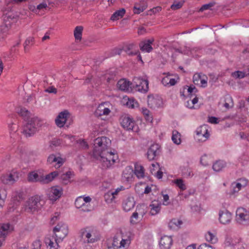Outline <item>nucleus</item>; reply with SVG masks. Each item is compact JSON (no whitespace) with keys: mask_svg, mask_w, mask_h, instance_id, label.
Masks as SVG:
<instances>
[{"mask_svg":"<svg viewBox=\"0 0 249 249\" xmlns=\"http://www.w3.org/2000/svg\"><path fill=\"white\" fill-rule=\"evenodd\" d=\"M13 230V227L9 223H4L0 225V238H4L9 233Z\"/></svg>","mask_w":249,"mask_h":249,"instance_id":"aec40b11","label":"nucleus"},{"mask_svg":"<svg viewBox=\"0 0 249 249\" xmlns=\"http://www.w3.org/2000/svg\"><path fill=\"white\" fill-rule=\"evenodd\" d=\"M63 189L59 186H53L51 188L48 194V197L50 200L53 201L58 199L63 194Z\"/></svg>","mask_w":249,"mask_h":249,"instance_id":"f8f14e48","label":"nucleus"},{"mask_svg":"<svg viewBox=\"0 0 249 249\" xmlns=\"http://www.w3.org/2000/svg\"><path fill=\"white\" fill-rule=\"evenodd\" d=\"M236 220L240 224H245L249 221V212L243 208H238L236 212Z\"/></svg>","mask_w":249,"mask_h":249,"instance_id":"9d476101","label":"nucleus"},{"mask_svg":"<svg viewBox=\"0 0 249 249\" xmlns=\"http://www.w3.org/2000/svg\"><path fill=\"white\" fill-rule=\"evenodd\" d=\"M147 104L148 106L152 108L159 107L162 104V101L158 96L155 97L152 95L147 97Z\"/></svg>","mask_w":249,"mask_h":249,"instance_id":"2eb2a0df","label":"nucleus"},{"mask_svg":"<svg viewBox=\"0 0 249 249\" xmlns=\"http://www.w3.org/2000/svg\"><path fill=\"white\" fill-rule=\"evenodd\" d=\"M55 237L62 241L68 233V226L62 222L59 223L53 229Z\"/></svg>","mask_w":249,"mask_h":249,"instance_id":"423d86ee","label":"nucleus"},{"mask_svg":"<svg viewBox=\"0 0 249 249\" xmlns=\"http://www.w3.org/2000/svg\"><path fill=\"white\" fill-rule=\"evenodd\" d=\"M59 240V239L56 238L55 239V242H54L51 239H48L46 241V243L48 244V246L50 247V249H57L59 246L58 243Z\"/></svg>","mask_w":249,"mask_h":249,"instance_id":"ea45409f","label":"nucleus"},{"mask_svg":"<svg viewBox=\"0 0 249 249\" xmlns=\"http://www.w3.org/2000/svg\"><path fill=\"white\" fill-rule=\"evenodd\" d=\"M17 112L25 120L30 116V112L24 107H20L17 110Z\"/></svg>","mask_w":249,"mask_h":249,"instance_id":"4c0bfd02","label":"nucleus"},{"mask_svg":"<svg viewBox=\"0 0 249 249\" xmlns=\"http://www.w3.org/2000/svg\"><path fill=\"white\" fill-rule=\"evenodd\" d=\"M61 143V141L60 139H54L51 142V144L55 146H57L60 145Z\"/></svg>","mask_w":249,"mask_h":249,"instance_id":"69168bd1","label":"nucleus"},{"mask_svg":"<svg viewBox=\"0 0 249 249\" xmlns=\"http://www.w3.org/2000/svg\"><path fill=\"white\" fill-rule=\"evenodd\" d=\"M161 203L158 201H153L149 205L150 211L149 213L151 215H156L160 213L161 210Z\"/></svg>","mask_w":249,"mask_h":249,"instance_id":"4be33fe9","label":"nucleus"},{"mask_svg":"<svg viewBox=\"0 0 249 249\" xmlns=\"http://www.w3.org/2000/svg\"><path fill=\"white\" fill-rule=\"evenodd\" d=\"M122 126L127 130L134 129L135 123L130 117L127 116H122L121 118Z\"/></svg>","mask_w":249,"mask_h":249,"instance_id":"4468645a","label":"nucleus"},{"mask_svg":"<svg viewBox=\"0 0 249 249\" xmlns=\"http://www.w3.org/2000/svg\"><path fill=\"white\" fill-rule=\"evenodd\" d=\"M18 179V173L13 172L9 174L2 175L0 177V179L1 182L6 185H12Z\"/></svg>","mask_w":249,"mask_h":249,"instance_id":"9b49d317","label":"nucleus"},{"mask_svg":"<svg viewBox=\"0 0 249 249\" xmlns=\"http://www.w3.org/2000/svg\"><path fill=\"white\" fill-rule=\"evenodd\" d=\"M76 142L77 143L79 144L80 147L83 149H86L88 148L89 145L87 142L85 141V140L79 139V140H77Z\"/></svg>","mask_w":249,"mask_h":249,"instance_id":"5fc2aeb1","label":"nucleus"},{"mask_svg":"<svg viewBox=\"0 0 249 249\" xmlns=\"http://www.w3.org/2000/svg\"><path fill=\"white\" fill-rule=\"evenodd\" d=\"M125 13V10L124 8L117 10L115 12L114 14L111 16L110 19L113 21L117 20L120 18H122L124 15Z\"/></svg>","mask_w":249,"mask_h":249,"instance_id":"72a5a7b5","label":"nucleus"},{"mask_svg":"<svg viewBox=\"0 0 249 249\" xmlns=\"http://www.w3.org/2000/svg\"><path fill=\"white\" fill-rule=\"evenodd\" d=\"M175 183L181 190H185L186 189L182 179H177L175 180Z\"/></svg>","mask_w":249,"mask_h":249,"instance_id":"8fccbe9b","label":"nucleus"},{"mask_svg":"<svg viewBox=\"0 0 249 249\" xmlns=\"http://www.w3.org/2000/svg\"><path fill=\"white\" fill-rule=\"evenodd\" d=\"M237 181L242 185L243 187H246L248 183V180L245 178H240L238 179Z\"/></svg>","mask_w":249,"mask_h":249,"instance_id":"0e129e2a","label":"nucleus"},{"mask_svg":"<svg viewBox=\"0 0 249 249\" xmlns=\"http://www.w3.org/2000/svg\"><path fill=\"white\" fill-rule=\"evenodd\" d=\"M188 92L190 93L191 95V97L193 95V93H196L197 92V89L193 85L190 86L188 88Z\"/></svg>","mask_w":249,"mask_h":249,"instance_id":"052dcab7","label":"nucleus"},{"mask_svg":"<svg viewBox=\"0 0 249 249\" xmlns=\"http://www.w3.org/2000/svg\"><path fill=\"white\" fill-rule=\"evenodd\" d=\"M44 202L41 200L40 196H35L32 197L28 202V209L30 212H34L40 209L43 205Z\"/></svg>","mask_w":249,"mask_h":249,"instance_id":"1a4fd4ad","label":"nucleus"},{"mask_svg":"<svg viewBox=\"0 0 249 249\" xmlns=\"http://www.w3.org/2000/svg\"><path fill=\"white\" fill-rule=\"evenodd\" d=\"M142 113L145 117V119L148 121L152 122V117L150 114V111L147 108H142Z\"/></svg>","mask_w":249,"mask_h":249,"instance_id":"a18cd8bd","label":"nucleus"},{"mask_svg":"<svg viewBox=\"0 0 249 249\" xmlns=\"http://www.w3.org/2000/svg\"><path fill=\"white\" fill-rule=\"evenodd\" d=\"M42 121L37 117L31 118L23 127L22 133L26 137L33 136L42 125Z\"/></svg>","mask_w":249,"mask_h":249,"instance_id":"f03ea898","label":"nucleus"},{"mask_svg":"<svg viewBox=\"0 0 249 249\" xmlns=\"http://www.w3.org/2000/svg\"><path fill=\"white\" fill-rule=\"evenodd\" d=\"M110 112V110L107 107H105L104 105H100L96 109L95 114L96 116L107 115Z\"/></svg>","mask_w":249,"mask_h":249,"instance_id":"c85d7f7f","label":"nucleus"},{"mask_svg":"<svg viewBox=\"0 0 249 249\" xmlns=\"http://www.w3.org/2000/svg\"><path fill=\"white\" fill-rule=\"evenodd\" d=\"M34 41V38L33 37H29L26 40L24 43V48L25 50L28 46L33 44Z\"/></svg>","mask_w":249,"mask_h":249,"instance_id":"4d7b16f0","label":"nucleus"},{"mask_svg":"<svg viewBox=\"0 0 249 249\" xmlns=\"http://www.w3.org/2000/svg\"><path fill=\"white\" fill-rule=\"evenodd\" d=\"M131 243V239L129 236L126 239H124L121 237L115 236L111 245L108 244V249H126Z\"/></svg>","mask_w":249,"mask_h":249,"instance_id":"20e7f679","label":"nucleus"},{"mask_svg":"<svg viewBox=\"0 0 249 249\" xmlns=\"http://www.w3.org/2000/svg\"><path fill=\"white\" fill-rule=\"evenodd\" d=\"M131 84L133 87L139 91L146 92L148 90V81L146 79L135 77Z\"/></svg>","mask_w":249,"mask_h":249,"instance_id":"39448f33","label":"nucleus"},{"mask_svg":"<svg viewBox=\"0 0 249 249\" xmlns=\"http://www.w3.org/2000/svg\"><path fill=\"white\" fill-rule=\"evenodd\" d=\"M9 129L10 134L14 135L18 130V126L16 124L12 123L9 124Z\"/></svg>","mask_w":249,"mask_h":249,"instance_id":"603ef678","label":"nucleus"},{"mask_svg":"<svg viewBox=\"0 0 249 249\" xmlns=\"http://www.w3.org/2000/svg\"><path fill=\"white\" fill-rule=\"evenodd\" d=\"M47 162L50 164L55 163L54 166L56 168H59L63 163V160L60 157H56L54 155H50L47 159Z\"/></svg>","mask_w":249,"mask_h":249,"instance_id":"b1692460","label":"nucleus"},{"mask_svg":"<svg viewBox=\"0 0 249 249\" xmlns=\"http://www.w3.org/2000/svg\"><path fill=\"white\" fill-rule=\"evenodd\" d=\"M233 105L232 99L230 96H227L225 97V103L224 104V107L226 108L229 109L232 107Z\"/></svg>","mask_w":249,"mask_h":249,"instance_id":"37998d69","label":"nucleus"},{"mask_svg":"<svg viewBox=\"0 0 249 249\" xmlns=\"http://www.w3.org/2000/svg\"><path fill=\"white\" fill-rule=\"evenodd\" d=\"M7 197V191L3 188L0 187V207L2 208L4 205L5 200Z\"/></svg>","mask_w":249,"mask_h":249,"instance_id":"e433bc0d","label":"nucleus"},{"mask_svg":"<svg viewBox=\"0 0 249 249\" xmlns=\"http://www.w3.org/2000/svg\"><path fill=\"white\" fill-rule=\"evenodd\" d=\"M146 7L147 6L144 4L140 5L138 4H135L134 6V13L136 14H139L145 10Z\"/></svg>","mask_w":249,"mask_h":249,"instance_id":"79ce46f5","label":"nucleus"},{"mask_svg":"<svg viewBox=\"0 0 249 249\" xmlns=\"http://www.w3.org/2000/svg\"><path fill=\"white\" fill-rule=\"evenodd\" d=\"M131 85H132V84L129 81L124 79H122L118 81L117 87L121 90L127 91L129 90L130 86Z\"/></svg>","mask_w":249,"mask_h":249,"instance_id":"bb28decb","label":"nucleus"},{"mask_svg":"<svg viewBox=\"0 0 249 249\" xmlns=\"http://www.w3.org/2000/svg\"><path fill=\"white\" fill-rule=\"evenodd\" d=\"M208 121L209 122L212 124H217L218 123V119L216 117L213 116L209 117Z\"/></svg>","mask_w":249,"mask_h":249,"instance_id":"774afa93","label":"nucleus"},{"mask_svg":"<svg viewBox=\"0 0 249 249\" xmlns=\"http://www.w3.org/2000/svg\"><path fill=\"white\" fill-rule=\"evenodd\" d=\"M134 173L138 178H142L144 176V168L140 165H135Z\"/></svg>","mask_w":249,"mask_h":249,"instance_id":"f704fd0d","label":"nucleus"},{"mask_svg":"<svg viewBox=\"0 0 249 249\" xmlns=\"http://www.w3.org/2000/svg\"><path fill=\"white\" fill-rule=\"evenodd\" d=\"M138 213L137 212L133 213L131 216L130 223L132 224H136L138 222Z\"/></svg>","mask_w":249,"mask_h":249,"instance_id":"864d4df0","label":"nucleus"},{"mask_svg":"<svg viewBox=\"0 0 249 249\" xmlns=\"http://www.w3.org/2000/svg\"><path fill=\"white\" fill-rule=\"evenodd\" d=\"M42 175L39 176L36 172H32L29 173L28 175V180L29 181L41 183Z\"/></svg>","mask_w":249,"mask_h":249,"instance_id":"473e14b6","label":"nucleus"},{"mask_svg":"<svg viewBox=\"0 0 249 249\" xmlns=\"http://www.w3.org/2000/svg\"><path fill=\"white\" fill-rule=\"evenodd\" d=\"M59 174L58 171L52 172L51 173L46 175H42L41 183L48 184L51 182L56 176H58Z\"/></svg>","mask_w":249,"mask_h":249,"instance_id":"a878e982","label":"nucleus"},{"mask_svg":"<svg viewBox=\"0 0 249 249\" xmlns=\"http://www.w3.org/2000/svg\"><path fill=\"white\" fill-rule=\"evenodd\" d=\"M45 92L50 93H57V89L55 88L54 87H49L47 89L45 90Z\"/></svg>","mask_w":249,"mask_h":249,"instance_id":"680f3d73","label":"nucleus"},{"mask_svg":"<svg viewBox=\"0 0 249 249\" xmlns=\"http://www.w3.org/2000/svg\"><path fill=\"white\" fill-rule=\"evenodd\" d=\"M235 186L233 187V191L234 192H239L242 188H243V186L240 183L237 181L235 183Z\"/></svg>","mask_w":249,"mask_h":249,"instance_id":"e2e57ef3","label":"nucleus"},{"mask_svg":"<svg viewBox=\"0 0 249 249\" xmlns=\"http://www.w3.org/2000/svg\"><path fill=\"white\" fill-rule=\"evenodd\" d=\"M47 3H49L48 0H44L42 3H40L36 7V9L38 10V13L39 11L46 9L48 7Z\"/></svg>","mask_w":249,"mask_h":249,"instance_id":"de8ad7c7","label":"nucleus"},{"mask_svg":"<svg viewBox=\"0 0 249 249\" xmlns=\"http://www.w3.org/2000/svg\"><path fill=\"white\" fill-rule=\"evenodd\" d=\"M173 243L171 236L164 235L160 238V247L161 249H170Z\"/></svg>","mask_w":249,"mask_h":249,"instance_id":"6ab92c4d","label":"nucleus"},{"mask_svg":"<svg viewBox=\"0 0 249 249\" xmlns=\"http://www.w3.org/2000/svg\"><path fill=\"white\" fill-rule=\"evenodd\" d=\"M205 239L208 241L212 244L215 243L217 241V238L210 231H208L205 235Z\"/></svg>","mask_w":249,"mask_h":249,"instance_id":"a19ab883","label":"nucleus"},{"mask_svg":"<svg viewBox=\"0 0 249 249\" xmlns=\"http://www.w3.org/2000/svg\"><path fill=\"white\" fill-rule=\"evenodd\" d=\"M232 219V214L227 210H220L219 212V221L223 225L229 224Z\"/></svg>","mask_w":249,"mask_h":249,"instance_id":"ddd939ff","label":"nucleus"},{"mask_svg":"<svg viewBox=\"0 0 249 249\" xmlns=\"http://www.w3.org/2000/svg\"><path fill=\"white\" fill-rule=\"evenodd\" d=\"M123 189L124 188L122 186L120 188H117L114 191H109L105 195V197L106 199L107 200L108 198V197L111 196V198H110V201H112L115 198V196L118 194L119 192Z\"/></svg>","mask_w":249,"mask_h":249,"instance_id":"7c9ffc66","label":"nucleus"},{"mask_svg":"<svg viewBox=\"0 0 249 249\" xmlns=\"http://www.w3.org/2000/svg\"><path fill=\"white\" fill-rule=\"evenodd\" d=\"M216 3L214 1L211 2L209 3L204 4L200 9V11H203L205 10L211 9V8L215 5Z\"/></svg>","mask_w":249,"mask_h":249,"instance_id":"3c124183","label":"nucleus"},{"mask_svg":"<svg viewBox=\"0 0 249 249\" xmlns=\"http://www.w3.org/2000/svg\"><path fill=\"white\" fill-rule=\"evenodd\" d=\"M111 141L106 137H98L95 139L93 155L99 160L102 168L111 167L117 159V156L109 149Z\"/></svg>","mask_w":249,"mask_h":249,"instance_id":"f257e3e1","label":"nucleus"},{"mask_svg":"<svg viewBox=\"0 0 249 249\" xmlns=\"http://www.w3.org/2000/svg\"><path fill=\"white\" fill-rule=\"evenodd\" d=\"M226 162L222 160L216 161L213 164V169L216 172H219L226 166Z\"/></svg>","mask_w":249,"mask_h":249,"instance_id":"c756f323","label":"nucleus"},{"mask_svg":"<svg viewBox=\"0 0 249 249\" xmlns=\"http://www.w3.org/2000/svg\"><path fill=\"white\" fill-rule=\"evenodd\" d=\"M160 146L158 144H153L150 146L147 152V159L152 160L155 159L159 153Z\"/></svg>","mask_w":249,"mask_h":249,"instance_id":"a211bd4d","label":"nucleus"},{"mask_svg":"<svg viewBox=\"0 0 249 249\" xmlns=\"http://www.w3.org/2000/svg\"><path fill=\"white\" fill-rule=\"evenodd\" d=\"M182 224V222L181 220L173 219L169 222V226L170 228H175L176 227H178Z\"/></svg>","mask_w":249,"mask_h":249,"instance_id":"c03bdc74","label":"nucleus"},{"mask_svg":"<svg viewBox=\"0 0 249 249\" xmlns=\"http://www.w3.org/2000/svg\"><path fill=\"white\" fill-rule=\"evenodd\" d=\"M136 46L133 43L126 45L123 47L122 49H116L113 51L112 54L111 56H113L116 54H120L122 51H124L129 55H135L138 54L139 51L136 49Z\"/></svg>","mask_w":249,"mask_h":249,"instance_id":"0eeeda50","label":"nucleus"},{"mask_svg":"<svg viewBox=\"0 0 249 249\" xmlns=\"http://www.w3.org/2000/svg\"><path fill=\"white\" fill-rule=\"evenodd\" d=\"M232 76L235 78H243L246 76V74L244 72L241 71H236L232 73Z\"/></svg>","mask_w":249,"mask_h":249,"instance_id":"09e8293b","label":"nucleus"},{"mask_svg":"<svg viewBox=\"0 0 249 249\" xmlns=\"http://www.w3.org/2000/svg\"><path fill=\"white\" fill-rule=\"evenodd\" d=\"M18 19V16L16 13L12 11L5 13L3 17V25L8 30L12 24L16 23Z\"/></svg>","mask_w":249,"mask_h":249,"instance_id":"6e6552de","label":"nucleus"},{"mask_svg":"<svg viewBox=\"0 0 249 249\" xmlns=\"http://www.w3.org/2000/svg\"><path fill=\"white\" fill-rule=\"evenodd\" d=\"M182 172L184 177H192L194 175L191 169L188 167H184Z\"/></svg>","mask_w":249,"mask_h":249,"instance_id":"49530a36","label":"nucleus"},{"mask_svg":"<svg viewBox=\"0 0 249 249\" xmlns=\"http://www.w3.org/2000/svg\"><path fill=\"white\" fill-rule=\"evenodd\" d=\"M74 204L77 208H82V210L84 212H89L91 211L90 208L86 207V204L84 203V200H83L82 196H79L76 199Z\"/></svg>","mask_w":249,"mask_h":249,"instance_id":"cd10ccee","label":"nucleus"},{"mask_svg":"<svg viewBox=\"0 0 249 249\" xmlns=\"http://www.w3.org/2000/svg\"><path fill=\"white\" fill-rule=\"evenodd\" d=\"M83 28L82 26H77L74 30V36L75 40L80 41L82 38V35Z\"/></svg>","mask_w":249,"mask_h":249,"instance_id":"c9c22d12","label":"nucleus"},{"mask_svg":"<svg viewBox=\"0 0 249 249\" xmlns=\"http://www.w3.org/2000/svg\"><path fill=\"white\" fill-rule=\"evenodd\" d=\"M74 176V173L72 171H69L64 174L60 175V178L61 179L62 183L67 185L71 182V178Z\"/></svg>","mask_w":249,"mask_h":249,"instance_id":"393cba45","label":"nucleus"},{"mask_svg":"<svg viewBox=\"0 0 249 249\" xmlns=\"http://www.w3.org/2000/svg\"><path fill=\"white\" fill-rule=\"evenodd\" d=\"M135 203L133 197H128L124 200L122 204L123 208L125 212H128L134 208Z\"/></svg>","mask_w":249,"mask_h":249,"instance_id":"5701e85b","label":"nucleus"},{"mask_svg":"<svg viewBox=\"0 0 249 249\" xmlns=\"http://www.w3.org/2000/svg\"><path fill=\"white\" fill-rule=\"evenodd\" d=\"M133 169L130 167H127L124 171L122 177L127 181H130L133 177Z\"/></svg>","mask_w":249,"mask_h":249,"instance_id":"2f4dec72","label":"nucleus"},{"mask_svg":"<svg viewBox=\"0 0 249 249\" xmlns=\"http://www.w3.org/2000/svg\"><path fill=\"white\" fill-rule=\"evenodd\" d=\"M196 134L198 137H202L201 138L202 141H206L210 136L208 125L204 124L198 127L196 130Z\"/></svg>","mask_w":249,"mask_h":249,"instance_id":"dca6fc26","label":"nucleus"},{"mask_svg":"<svg viewBox=\"0 0 249 249\" xmlns=\"http://www.w3.org/2000/svg\"><path fill=\"white\" fill-rule=\"evenodd\" d=\"M170 76V75H167L162 78L161 83L164 86L169 87Z\"/></svg>","mask_w":249,"mask_h":249,"instance_id":"bf43d9fd","label":"nucleus"},{"mask_svg":"<svg viewBox=\"0 0 249 249\" xmlns=\"http://www.w3.org/2000/svg\"><path fill=\"white\" fill-rule=\"evenodd\" d=\"M183 5V2L181 1L175 2L171 6V8L175 10L180 8Z\"/></svg>","mask_w":249,"mask_h":249,"instance_id":"6e6d98bb","label":"nucleus"},{"mask_svg":"<svg viewBox=\"0 0 249 249\" xmlns=\"http://www.w3.org/2000/svg\"><path fill=\"white\" fill-rule=\"evenodd\" d=\"M68 115L69 112L67 110H65L59 113L55 120L56 125L59 127L64 126V124L66 123Z\"/></svg>","mask_w":249,"mask_h":249,"instance_id":"f3484780","label":"nucleus"},{"mask_svg":"<svg viewBox=\"0 0 249 249\" xmlns=\"http://www.w3.org/2000/svg\"><path fill=\"white\" fill-rule=\"evenodd\" d=\"M33 249H41V243L39 240L35 241L32 244Z\"/></svg>","mask_w":249,"mask_h":249,"instance_id":"13d9d810","label":"nucleus"},{"mask_svg":"<svg viewBox=\"0 0 249 249\" xmlns=\"http://www.w3.org/2000/svg\"><path fill=\"white\" fill-rule=\"evenodd\" d=\"M80 234L85 243H94L100 240L99 232L93 227H86L81 229Z\"/></svg>","mask_w":249,"mask_h":249,"instance_id":"7ed1b4c3","label":"nucleus"},{"mask_svg":"<svg viewBox=\"0 0 249 249\" xmlns=\"http://www.w3.org/2000/svg\"><path fill=\"white\" fill-rule=\"evenodd\" d=\"M154 38H151L141 42L140 43V49L142 52L149 53L153 50L151 44L154 42Z\"/></svg>","mask_w":249,"mask_h":249,"instance_id":"412c9836","label":"nucleus"},{"mask_svg":"<svg viewBox=\"0 0 249 249\" xmlns=\"http://www.w3.org/2000/svg\"><path fill=\"white\" fill-rule=\"evenodd\" d=\"M62 137L64 138L70 140L71 142L75 140V136L71 135L63 134Z\"/></svg>","mask_w":249,"mask_h":249,"instance_id":"338daca9","label":"nucleus"},{"mask_svg":"<svg viewBox=\"0 0 249 249\" xmlns=\"http://www.w3.org/2000/svg\"><path fill=\"white\" fill-rule=\"evenodd\" d=\"M172 140L174 143L179 144L181 142L180 134L178 132L174 130L172 132Z\"/></svg>","mask_w":249,"mask_h":249,"instance_id":"58836bf2","label":"nucleus"}]
</instances>
